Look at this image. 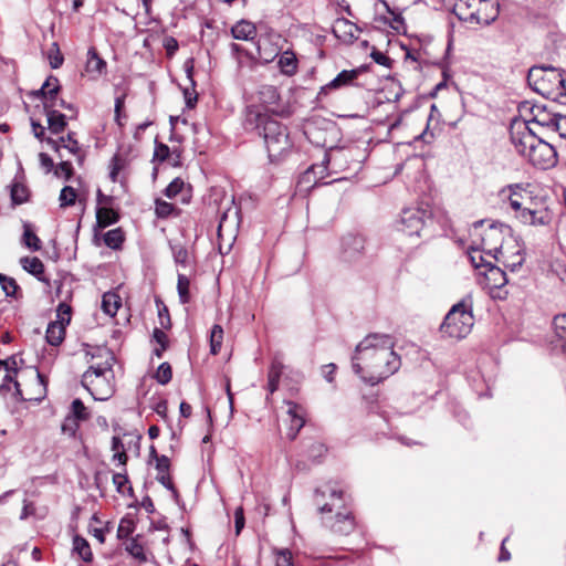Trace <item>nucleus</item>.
<instances>
[{
    "mask_svg": "<svg viewBox=\"0 0 566 566\" xmlns=\"http://www.w3.org/2000/svg\"><path fill=\"white\" fill-rule=\"evenodd\" d=\"M394 340L387 334H369L355 349L353 369L363 381L376 385L394 375L401 366L394 350Z\"/></svg>",
    "mask_w": 566,
    "mask_h": 566,
    "instance_id": "obj_1",
    "label": "nucleus"
},
{
    "mask_svg": "<svg viewBox=\"0 0 566 566\" xmlns=\"http://www.w3.org/2000/svg\"><path fill=\"white\" fill-rule=\"evenodd\" d=\"M243 126L245 130L256 132L263 137L271 161L280 160L292 147L287 128L259 107H247Z\"/></svg>",
    "mask_w": 566,
    "mask_h": 566,
    "instance_id": "obj_2",
    "label": "nucleus"
},
{
    "mask_svg": "<svg viewBox=\"0 0 566 566\" xmlns=\"http://www.w3.org/2000/svg\"><path fill=\"white\" fill-rule=\"evenodd\" d=\"M541 134L527 124L518 123L511 129V140L516 151L534 167L548 169L557 164V151Z\"/></svg>",
    "mask_w": 566,
    "mask_h": 566,
    "instance_id": "obj_3",
    "label": "nucleus"
},
{
    "mask_svg": "<svg viewBox=\"0 0 566 566\" xmlns=\"http://www.w3.org/2000/svg\"><path fill=\"white\" fill-rule=\"evenodd\" d=\"M527 83L533 91L553 101L566 96V74L553 66H533L527 73Z\"/></svg>",
    "mask_w": 566,
    "mask_h": 566,
    "instance_id": "obj_4",
    "label": "nucleus"
},
{
    "mask_svg": "<svg viewBox=\"0 0 566 566\" xmlns=\"http://www.w3.org/2000/svg\"><path fill=\"white\" fill-rule=\"evenodd\" d=\"M114 357L107 353L104 363L91 365L83 374L81 384L95 400H106L113 394L111 378H113Z\"/></svg>",
    "mask_w": 566,
    "mask_h": 566,
    "instance_id": "obj_5",
    "label": "nucleus"
},
{
    "mask_svg": "<svg viewBox=\"0 0 566 566\" xmlns=\"http://www.w3.org/2000/svg\"><path fill=\"white\" fill-rule=\"evenodd\" d=\"M474 325L471 304L465 300L454 304L440 325L444 338L462 339L467 337Z\"/></svg>",
    "mask_w": 566,
    "mask_h": 566,
    "instance_id": "obj_6",
    "label": "nucleus"
},
{
    "mask_svg": "<svg viewBox=\"0 0 566 566\" xmlns=\"http://www.w3.org/2000/svg\"><path fill=\"white\" fill-rule=\"evenodd\" d=\"M454 14L462 21L489 25L497 14V3L494 0H457Z\"/></svg>",
    "mask_w": 566,
    "mask_h": 566,
    "instance_id": "obj_7",
    "label": "nucleus"
},
{
    "mask_svg": "<svg viewBox=\"0 0 566 566\" xmlns=\"http://www.w3.org/2000/svg\"><path fill=\"white\" fill-rule=\"evenodd\" d=\"M510 190L509 203L521 223L538 227L546 226L552 221V213L547 208H531L525 205V200H531V198L522 195V188L518 185L510 186Z\"/></svg>",
    "mask_w": 566,
    "mask_h": 566,
    "instance_id": "obj_8",
    "label": "nucleus"
},
{
    "mask_svg": "<svg viewBox=\"0 0 566 566\" xmlns=\"http://www.w3.org/2000/svg\"><path fill=\"white\" fill-rule=\"evenodd\" d=\"M431 217L432 212L428 206L406 208L400 216V231L408 235H420V231Z\"/></svg>",
    "mask_w": 566,
    "mask_h": 566,
    "instance_id": "obj_9",
    "label": "nucleus"
},
{
    "mask_svg": "<svg viewBox=\"0 0 566 566\" xmlns=\"http://www.w3.org/2000/svg\"><path fill=\"white\" fill-rule=\"evenodd\" d=\"M314 503L322 516H329L333 512L336 513L346 507L343 492L331 486L325 490L317 489Z\"/></svg>",
    "mask_w": 566,
    "mask_h": 566,
    "instance_id": "obj_10",
    "label": "nucleus"
},
{
    "mask_svg": "<svg viewBox=\"0 0 566 566\" xmlns=\"http://www.w3.org/2000/svg\"><path fill=\"white\" fill-rule=\"evenodd\" d=\"M322 525L335 535L346 536L356 527L355 517L347 507L337 511L334 515L321 516Z\"/></svg>",
    "mask_w": 566,
    "mask_h": 566,
    "instance_id": "obj_11",
    "label": "nucleus"
},
{
    "mask_svg": "<svg viewBox=\"0 0 566 566\" xmlns=\"http://www.w3.org/2000/svg\"><path fill=\"white\" fill-rule=\"evenodd\" d=\"M509 231V228L500 224H491L482 235L483 251L500 261L499 254L505 248L504 244V232Z\"/></svg>",
    "mask_w": 566,
    "mask_h": 566,
    "instance_id": "obj_12",
    "label": "nucleus"
},
{
    "mask_svg": "<svg viewBox=\"0 0 566 566\" xmlns=\"http://www.w3.org/2000/svg\"><path fill=\"white\" fill-rule=\"evenodd\" d=\"M366 240L360 234L348 233L342 238L340 254L345 262L359 261L365 255Z\"/></svg>",
    "mask_w": 566,
    "mask_h": 566,
    "instance_id": "obj_13",
    "label": "nucleus"
},
{
    "mask_svg": "<svg viewBox=\"0 0 566 566\" xmlns=\"http://www.w3.org/2000/svg\"><path fill=\"white\" fill-rule=\"evenodd\" d=\"M530 111L532 118L523 122L524 124L533 127L536 132H542V136L545 135V130L552 132L557 113L549 112L545 105H533Z\"/></svg>",
    "mask_w": 566,
    "mask_h": 566,
    "instance_id": "obj_14",
    "label": "nucleus"
},
{
    "mask_svg": "<svg viewBox=\"0 0 566 566\" xmlns=\"http://www.w3.org/2000/svg\"><path fill=\"white\" fill-rule=\"evenodd\" d=\"M500 261L511 272L518 270L524 263V250L522 245L515 241L510 240L502 252L499 254Z\"/></svg>",
    "mask_w": 566,
    "mask_h": 566,
    "instance_id": "obj_15",
    "label": "nucleus"
},
{
    "mask_svg": "<svg viewBox=\"0 0 566 566\" xmlns=\"http://www.w3.org/2000/svg\"><path fill=\"white\" fill-rule=\"evenodd\" d=\"M35 378L39 382V386L41 387L38 397H23L22 390L20 388V384L10 374H7L4 376L3 382L0 386V390L10 391L11 390L10 384H13L14 397L17 399L25 400V401L27 400L28 401H31V400L40 401L45 396V392H46V380H45V377L38 370L35 371Z\"/></svg>",
    "mask_w": 566,
    "mask_h": 566,
    "instance_id": "obj_16",
    "label": "nucleus"
},
{
    "mask_svg": "<svg viewBox=\"0 0 566 566\" xmlns=\"http://www.w3.org/2000/svg\"><path fill=\"white\" fill-rule=\"evenodd\" d=\"M287 410V421H289V429H287V438L293 441L297 437V433L305 424V419L303 415V408L293 402V401H286Z\"/></svg>",
    "mask_w": 566,
    "mask_h": 566,
    "instance_id": "obj_17",
    "label": "nucleus"
},
{
    "mask_svg": "<svg viewBox=\"0 0 566 566\" xmlns=\"http://www.w3.org/2000/svg\"><path fill=\"white\" fill-rule=\"evenodd\" d=\"M55 103H45L44 113L48 117V128L52 134H60L66 128V115L54 109Z\"/></svg>",
    "mask_w": 566,
    "mask_h": 566,
    "instance_id": "obj_18",
    "label": "nucleus"
},
{
    "mask_svg": "<svg viewBox=\"0 0 566 566\" xmlns=\"http://www.w3.org/2000/svg\"><path fill=\"white\" fill-rule=\"evenodd\" d=\"M156 469L158 471L156 480L161 485H164L166 489L171 491L174 496H177L178 495L177 489L175 488V485H174V483L171 481V476L169 474V470H170V460H169V458L166 457V455H161L158 459V463H156Z\"/></svg>",
    "mask_w": 566,
    "mask_h": 566,
    "instance_id": "obj_19",
    "label": "nucleus"
},
{
    "mask_svg": "<svg viewBox=\"0 0 566 566\" xmlns=\"http://www.w3.org/2000/svg\"><path fill=\"white\" fill-rule=\"evenodd\" d=\"M359 74L358 70H344L328 84L322 87L321 92H327L329 90H338L343 86L350 85Z\"/></svg>",
    "mask_w": 566,
    "mask_h": 566,
    "instance_id": "obj_20",
    "label": "nucleus"
},
{
    "mask_svg": "<svg viewBox=\"0 0 566 566\" xmlns=\"http://www.w3.org/2000/svg\"><path fill=\"white\" fill-rule=\"evenodd\" d=\"M231 33L237 40L250 41L255 38L256 28L252 22L241 20L231 28Z\"/></svg>",
    "mask_w": 566,
    "mask_h": 566,
    "instance_id": "obj_21",
    "label": "nucleus"
},
{
    "mask_svg": "<svg viewBox=\"0 0 566 566\" xmlns=\"http://www.w3.org/2000/svg\"><path fill=\"white\" fill-rule=\"evenodd\" d=\"M555 346L566 354V314L556 315L553 321Z\"/></svg>",
    "mask_w": 566,
    "mask_h": 566,
    "instance_id": "obj_22",
    "label": "nucleus"
},
{
    "mask_svg": "<svg viewBox=\"0 0 566 566\" xmlns=\"http://www.w3.org/2000/svg\"><path fill=\"white\" fill-rule=\"evenodd\" d=\"M485 279L491 289H502L509 283L506 273L496 265H490L488 270L483 272Z\"/></svg>",
    "mask_w": 566,
    "mask_h": 566,
    "instance_id": "obj_23",
    "label": "nucleus"
},
{
    "mask_svg": "<svg viewBox=\"0 0 566 566\" xmlns=\"http://www.w3.org/2000/svg\"><path fill=\"white\" fill-rule=\"evenodd\" d=\"M20 263L27 272L36 276L38 280H40L42 282H48L46 279L43 276L44 265L39 258L24 256L20 260Z\"/></svg>",
    "mask_w": 566,
    "mask_h": 566,
    "instance_id": "obj_24",
    "label": "nucleus"
},
{
    "mask_svg": "<svg viewBox=\"0 0 566 566\" xmlns=\"http://www.w3.org/2000/svg\"><path fill=\"white\" fill-rule=\"evenodd\" d=\"M277 66L281 72L287 76H292L297 71L296 55L291 51H285L279 56Z\"/></svg>",
    "mask_w": 566,
    "mask_h": 566,
    "instance_id": "obj_25",
    "label": "nucleus"
},
{
    "mask_svg": "<svg viewBox=\"0 0 566 566\" xmlns=\"http://www.w3.org/2000/svg\"><path fill=\"white\" fill-rule=\"evenodd\" d=\"M65 335V327L62 322H51L46 328V340L52 346L60 345Z\"/></svg>",
    "mask_w": 566,
    "mask_h": 566,
    "instance_id": "obj_26",
    "label": "nucleus"
},
{
    "mask_svg": "<svg viewBox=\"0 0 566 566\" xmlns=\"http://www.w3.org/2000/svg\"><path fill=\"white\" fill-rule=\"evenodd\" d=\"M118 213L108 207L96 208V222L99 228H106L118 221Z\"/></svg>",
    "mask_w": 566,
    "mask_h": 566,
    "instance_id": "obj_27",
    "label": "nucleus"
},
{
    "mask_svg": "<svg viewBox=\"0 0 566 566\" xmlns=\"http://www.w3.org/2000/svg\"><path fill=\"white\" fill-rule=\"evenodd\" d=\"M88 59L86 61V72L103 74L106 70V62L97 54L94 48L87 52Z\"/></svg>",
    "mask_w": 566,
    "mask_h": 566,
    "instance_id": "obj_28",
    "label": "nucleus"
},
{
    "mask_svg": "<svg viewBox=\"0 0 566 566\" xmlns=\"http://www.w3.org/2000/svg\"><path fill=\"white\" fill-rule=\"evenodd\" d=\"M284 366L281 361L274 359L271 364L268 375V390L273 394L279 388V381Z\"/></svg>",
    "mask_w": 566,
    "mask_h": 566,
    "instance_id": "obj_29",
    "label": "nucleus"
},
{
    "mask_svg": "<svg viewBox=\"0 0 566 566\" xmlns=\"http://www.w3.org/2000/svg\"><path fill=\"white\" fill-rule=\"evenodd\" d=\"M120 306V297L115 293H105L102 300V310L109 316L116 315Z\"/></svg>",
    "mask_w": 566,
    "mask_h": 566,
    "instance_id": "obj_30",
    "label": "nucleus"
},
{
    "mask_svg": "<svg viewBox=\"0 0 566 566\" xmlns=\"http://www.w3.org/2000/svg\"><path fill=\"white\" fill-rule=\"evenodd\" d=\"M73 551L77 553L78 556L86 563L91 562L93 558L88 542L78 535H76L73 539Z\"/></svg>",
    "mask_w": 566,
    "mask_h": 566,
    "instance_id": "obj_31",
    "label": "nucleus"
},
{
    "mask_svg": "<svg viewBox=\"0 0 566 566\" xmlns=\"http://www.w3.org/2000/svg\"><path fill=\"white\" fill-rule=\"evenodd\" d=\"M155 213L158 218L166 219L172 214L178 216L179 210L172 203L157 199L155 201Z\"/></svg>",
    "mask_w": 566,
    "mask_h": 566,
    "instance_id": "obj_32",
    "label": "nucleus"
},
{
    "mask_svg": "<svg viewBox=\"0 0 566 566\" xmlns=\"http://www.w3.org/2000/svg\"><path fill=\"white\" fill-rule=\"evenodd\" d=\"M170 247L176 264L187 268L189 265L188 250L181 243H171Z\"/></svg>",
    "mask_w": 566,
    "mask_h": 566,
    "instance_id": "obj_33",
    "label": "nucleus"
},
{
    "mask_svg": "<svg viewBox=\"0 0 566 566\" xmlns=\"http://www.w3.org/2000/svg\"><path fill=\"white\" fill-rule=\"evenodd\" d=\"M23 228H24V231H23V235H22V243L27 248H29L33 251L40 250L41 241L38 238V235L32 231L31 226L28 223H24Z\"/></svg>",
    "mask_w": 566,
    "mask_h": 566,
    "instance_id": "obj_34",
    "label": "nucleus"
},
{
    "mask_svg": "<svg viewBox=\"0 0 566 566\" xmlns=\"http://www.w3.org/2000/svg\"><path fill=\"white\" fill-rule=\"evenodd\" d=\"M128 482H129V480L127 476L126 469H123L122 472H117L113 475V483L116 486V491L120 494H126V492H127L128 495L133 496L134 490L130 485L125 490V485Z\"/></svg>",
    "mask_w": 566,
    "mask_h": 566,
    "instance_id": "obj_35",
    "label": "nucleus"
},
{
    "mask_svg": "<svg viewBox=\"0 0 566 566\" xmlns=\"http://www.w3.org/2000/svg\"><path fill=\"white\" fill-rule=\"evenodd\" d=\"M348 158H353V149H336L327 156L326 161L332 163L334 167L345 169L343 163L347 161Z\"/></svg>",
    "mask_w": 566,
    "mask_h": 566,
    "instance_id": "obj_36",
    "label": "nucleus"
},
{
    "mask_svg": "<svg viewBox=\"0 0 566 566\" xmlns=\"http://www.w3.org/2000/svg\"><path fill=\"white\" fill-rule=\"evenodd\" d=\"M190 281L187 275L178 273L177 291L180 303L187 304L190 301Z\"/></svg>",
    "mask_w": 566,
    "mask_h": 566,
    "instance_id": "obj_37",
    "label": "nucleus"
},
{
    "mask_svg": "<svg viewBox=\"0 0 566 566\" xmlns=\"http://www.w3.org/2000/svg\"><path fill=\"white\" fill-rule=\"evenodd\" d=\"M29 190L28 188L18 181H14L11 186V199L13 203L21 205L28 201Z\"/></svg>",
    "mask_w": 566,
    "mask_h": 566,
    "instance_id": "obj_38",
    "label": "nucleus"
},
{
    "mask_svg": "<svg viewBox=\"0 0 566 566\" xmlns=\"http://www.w3.org/2000/svg\"><path fill=\"white\" fill-rule=\"evenodd\" d=\"M223 329L220 325H213L210 334V353L217 355L222 345Z\"/></svg>",
    "mask_w": 566,
    "mask_h": 566,
    "instance_id": "obj_39",
    "label": "nucleus"
},
{
    "mask_svg": "<svg viewBox=\"0 0 566 566\" xmlns=\"http://www.w3.org/2000/svg\"><path fill=\"white\" fill-rule=\"evenodd\" d=\"M104 242L111 249H118L124 242L123 231L119 228L107 231L104 234Z\"/></svg>",
    "mask_w": 566,
    "mask_h": 566,
    "instance_id": "obj_40",
    "label": "nucleus"
},
{
    "mask_svg": "<svg viewBox=\"0 0 566 566\" xmlns=\"http://www.w3.org/2000/svg\"><path fill=\"white\" fill-rule=\"evenodd\" d=\"M70 416L74 417L80 421L87 420L90 418V413L87 408L84 406L81 399H74L71 405Z\"/></svg>",
    "mask_w": 566,
    "mask_h": 566,
    "instance_id": "obj_41",
    "label": "nucleus"
},
{
    "mask_svg": "<svg viewBox=\"0 0 566 566\" xmlns=\"http://www.w3.org/2000/svg\"><path fill=\"white\" fill-rule=\"evenodd\" d=\"M156 304L158 307L159 326L164 329H169L171 327V319H170L168 307L159 298L156 300Z\"/></svg>",
    "mask_w": 566,
    "mask_h": 566,
    "instance_id": "obj_42",
    "label": "nucleus"
},
{
    "mask_svg": "<svg viewBox=\"0 0 566 566\" xmlns=\"http://www.w3.org/2000/svg\"><path fill=\"white\" fill-rule=\"evenodd\" d=\"M126 551L140 563H145L147 560V557L144 553V547L135 538L127 543Z\"/></svg>",
    "mask_w": 566,
    "mask_h": 566,
    "instance_id": "obj_43",
    "label": "nucleus"
},
{
    "mask_svg": "<svg viewBox=\"0 0 566 566\" xmlns=\"http://www.w3.org/2000/svg\"><path fill=\"white\" fill-rule=\"evenodd\" d=\"M342 30L346 35L349 36V40H356L357 39V35L355 34V32L358 31V28L352 23L350 21L348 20H340L337 22L336 27L334 28V32L335 34Z\"/></svg>",
    "mask_w": 566,
    "mask_h": 566,
    "instance_id": "obj_44",
    "label": "nucleus"
},
{
    "mask_svg": "<svg viewBox=\"0 0 566 566\" xmlns=\"http://www.w3.org/2000/svg\"><path fill=\"white\" fill-rule=\"evenodd\" d=\"M171 366L168 363L160 364L155 375L156 380L161 385H166L171 380Z\"/></svg>",
    "mask_w": 566,
    "mask_h": 566,
    "instance_id": "obj_45",
    "label": "nucleus"
},
{
    "mask_svg": "<svg viewBox=\"0 0 566 566\" xmlns=\"http://www.w3.org/2000/svg\"><path fill=\"white\" fill-rule=\"evenodd\" d=\"M469 258L475 269L485 268L488 270L490 265H493L491 262L484 259L479 249H472L469 251Z\"/></svg>",
    "mask_w": 566,
    "mask_h": 566,
    "instance_id": "obj_46",
    "label": "nucleus"
},
{
    "mask_svg": "<svg viewBox=\"0 0 566 566\" xmlns=\"http://www.w3.org/2000/svg\"><path fill=\"white\" fill-rule=\"evenodd\" d=\"M59 199H60L62 208L73 206L76 200V192H75L74 188H72L71 186H65L61 190Z\"/></svg>",
    "mask_w": 566,
    "mask_h": 566,
    "instance_id": "obj_47",
    "label": "nucleus"
},
{
    "mask_svg": "<svg viewBox=\"0 0 566 566\" xmlns=\"http://www.w3.org/2000/svg\"><path fill=\"white\" fill-rule=\"evenodd\" d=\"M74 133H69L66 137H61L60 142L63 148L67 149L73 155H77L80 151V145L74 138Z\"/></svg>",
    "mask_w": 566,
    "mask_h": 566,
    "instance_id": "obj_48",
    "label": "nucleus"
},
{
    "mask_svg": "<svg viewBox=\"0 0 566 566\" xmlns=\"http://www.w3.org/2000/svg\"><path fill=\"white\" fill-rule=\"evenodd\" d=\"M0 284L8 296H13L19 289L15 280L8 277L4 274H0Z\"/></svg>",
    "mask_w": 566,
    "mask_h": 566,
    "instance_id": "obj_49",
    "label": "nucleus"
},
{
    "mask_svg": "<svg viewBox=\"0 0 566 566\" xmlns=\"http://www.w3.org/2000/svg\"><path fill=\"white\" fill-rule=\"evenodd\" d=\"M382 6L385 7L386 11L388 13H390L392 15V21L390 23V27L396 30V31H400L402 28H403V24H405V20L403 18L401 17L400 13L398 12H395L390 7L389 4L386 2V1H382Z\"/></svg>",
    "mask_w": 566,
    "mask_h": 566,
    "instance_id": "obj_50",
    "label": "nucleus"
},
{
    "mask_svg": "<svg viewBox=\"0 0 566 566\" xmlns=\"http://www.w3.org/2000/svg\"><path fill=\"white\" fill-rule=\"evenodd\" d=\"M185 182L181 178H175L165 189L164 193L168 198H175L184 188Z\"/></svg>",
    "mask_w": 566,
    "mask_h": 566,
    "instance_id": "obj_51",
    "label": "nucleus"
},
{
    "mask_svg": "<svg viewBox=\"0 0 566 566\" xmlns=\"http://www.w3.org/2000/svg\"><path fill=\"white\" fill-rule=\"evenodd\" d=\"M43 90H46L50 98H55L60 91L59 80L55 76H49L43 83Z\"/></svg>",
    "mask_w": 566,
    "mask_h": 566,
    "instance_id": "obj_52",
    "label": "nucleus"
},
{
    "mask_svg": "<svg viewBox=\"0 0 566 566\" xmlns=\"http://www.w3.org/2000/svg\"><path fill=\"white\" fill-rule=\"evenodd\" d=\"M78 421L80 420L69 415L62 423V431L71 437L74 436L78 428Z\"/></svg>",
    "mask_w": 566,
    "mask_h": 566,
    "instance_id": "obj_53",
    "label": "nucleus"
},
{
    "mask_svg": "<svg viewBox=\"0 0 566 566\" xmlns=\"http://www.w3.org/2000/svg\"><path fill=\"white\" fill-rule=\"evenodd\" d=\"M551 133L557 134L562 138H566V116L558 114L553 124Z\"/></svg>",
    "mask_w": 566,
    "mask_h": 566,
    "instance_id": "obj_54",
    "label": "nucleus"
},
{
    "mask_svg": "<svg viewBox=\"0 0 566 566\" xmlns=\"http://www.w3.org/2000/svg\"><path fill=\"white\" fill-rule=\"evenodd\" d=\"M52 50L50 52V65L52 69H59L63 64V55L61 54L59 46L56 43H53Z\"/></svg>",
    "mask_w": 566,
    "mask_h": 566,
    "instance_id": "obj_55",
    "label": "nucleus"
},
{
    "mask_svg": "<svg viewBox=\"0 0 566 566\" xmlns=\"http://www.w3.org/2000/svg\"><path fill=\"white\" fill-rule=\"evenodd\" d=\"M134 523L129 520H122L118 528H117V537L118 538H126L128 537L133 531H134Z\"/></svg>",
    "mask_w": 566,
    "mask_h": 566,
    "instance_id": "obj_56",
    "label": "nucleus"
},
{
    "mask_svg": "<svg viewBox=\"0 0 566 566\" xmlns=\"http://www.w3.org/2000/svg\"><path fill=\"white\" fill-rule=\"evenodd\" d=\"M122 168H123V160L117 155H115L111 160V171H109V178L113 182L117 181V176Z\"/></svg>",
    "mask_w": 566,
    "mask_h": 566,
    "instance_id": "obj_57",
    "label": "nucleus"
},
{
    "mask_svg": "<svg viewBox=\"0 0 566 566\" xmlns=\"http://www.w3.org/2000/svg\"><path fill=\"white\" fill-rule=\"evenodd\" d=\"M325 446L321 442L315 441L311 443V446L308 447L307 455L315 460L321 458L325 453Z\"/></svg>",
    "mask_w": 566,
    "mask_h": 566,
    "instance_id": "obj_58",
    "label": "nucleus"
},
{
    "mask_svg": "<svg viewBox=\"0 0 566 566\" xmlns=\"http://www.w3.org/2000/svg\"><path fill=\"white\" fill-rule=\"evenodd\" d=\"M169 147L161 143H156L155 153H154V159L164 161L169 156Z\"/></svg>",
    "mask_w": 566,
    "mask_h": 566,
    "instance_id": "obj_59",
    "label": "nucleus"
},
{
    "mask_svg": "<svg viewBox=\"0 0 566 566\" xmlns=\"http://www.w3.org/2000/svg\"><path fill=\"white\" fill-rule=\"evenodd\" d=\"M57 317L60 318L59 322H62L64 326L69 324L71 321V307L65 303H61L57 307Z\"/></svg>",
    "mask_w": 566,
    "mask_h": 566,
    "instance_id": "obj_60",
    "label": "nucleus"
},
{
    "mask_svg": "<svg viewBox=\"0 0 566 566\" xmlns=\"http://www.w3.org/2000/svg\"><path fill=\"white\" fill-rule=\"evenodd\" d=\"M163 45L169 56L174 55L178 50V41L174 36H166L163 41Z\"/></svg>",
    "mask_w": 566,
    "mask_h": 566,
    "instance_id": "obj_61",
    "label": "nucleus"
},
{
    "mask_svg": "<svg viewBox=\"0 0 566 566\" xmlns=\"http://www.w3.org/2000/svg\"><path fill=\"white\" fill-rule=\"evenodd\" d=\"M55 174L59 176V175H63L65 177V179H70L72 174H73V167H72V164L70 161H62L59 164L56 170H55Z\"/></svg>",
    "mask_w": 566,
    "mask_h": 566,
    "instance_id": "obj_62",
    "label": "nucleus"
},
{
    "mask_svg": "<svg viewBox=\"0 0 566 566\" xmlns=\"http://www.w3.org/2000/svg\"><path fill=\"white\" fill-rule=\"evenodd\" d=\"M276 566H294L292 554L289 551H281L276 557Z\"/></svg>",
    "mask_w": 566,
    "mask_h": 566,
    "instance_id": "obj_63",
    "label": "nucleus"
},
{
    "mask_svg": "<svg viewBox=\"0 0 566 566\" xmlns=\"http://www.w3.org/2000/svg\"><path fill=\"white\" fill-rule=\"evenodd\" d=\"M31 127L34 137L43 142L45 139V127L33 118H31Z\"/></svg>",
    "mask_w": 566,
    "mask_h": 566,
    "instance_id": "obj_64",
    "label": "nucleus"
}]
</instances>
